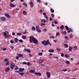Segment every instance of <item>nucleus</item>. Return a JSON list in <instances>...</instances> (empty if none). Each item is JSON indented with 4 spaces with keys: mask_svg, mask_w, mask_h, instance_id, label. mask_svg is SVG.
<instances>
[{
    "mask_svg": "<svg viewBox=\"0 0 79 79\" xmlns=\"http://www.w3.org/2000/svg\"><path fill=\"white\" fill-rule=\"evenodd\" d=\"M29 39L30 43H32V42H33L34 40V39H35V38L34 36H30L29 37Z\"/></svg>",
    "mask_w": 79,
    "mask_h": 79,
    "instance_id": "1",
    "label": "nucleus"
},
{
    "mask_svg": "<svg viewBox=\"0 0 79 79\" xmlns=\"http://www.w3.org/2000/svg\"><path fill=\"white\" fill-rule=\"evenodd\" d=\"M10 68L11 69H14V68H15V64L11 62L10 63Z\"/></svg>",
    "mask_w": 79,
    "mask_h": 79,
    "instance_id": "2",
    "label": "nucleus"
},
{
    "mask_svg": "<svg viewBox=\"0 0 79 79\" xmlns=\"http://www.w3.org/2000/svg\"><path fill=\"white\" fill-rule=\"evenodd\" d=\"M36 30L37 32H41V31L39 27L38 26H36Z\"/></svg>",
    "mask_w": 79,
    "mask_h": 79,
    "instance_id": "3",
    "label": "nucleus"
},
{
    "mask_svg": "<svg viewBox=\"0 0 79 79\" xmlns=\"http://www.w3.org/2000/svg\"><path fill=\"white\" fill-rule=\"evenodd\" d=\"M4 35L5 37V38H8L10 36V35L9 34H6V32H4Z\"/></svg>",
    "mask_w": 79,
    "mask_h": 79,
    "instance_id": "4",
    "label": "nucleus"
},
{
    "mask_svg": "<svg viewBox=\"0 0 79 79\" xmlns=\"http://www.w3.org/2000/svg\"><path fill=\"white\" fill-rule=\"evenodd\" d=\"M48 44H49L50 46H52V44L50 43V42L49 41V40H47V42H46V43H45L44 44V46H47V45H48Z\"/></svg>",
    "mask_w": 79,
    "mask_h": 79,
    "instance_id": "5",
    "label": "nucleus"
},
{
    "mask_svg": "<svg viewBox=\"0 0 79 79\" xmlns=\"http://www.w3.org/2000/svg\"><path fill=\"white\" fill-rule=\"evenodd\" d=\"M46 74L47 75V78H50V73L49 72H47L46 73Z\"/></svg>",
    "mask_w": 79,
    "mask_h": 79,
    "instance_id": "6",
    "label": "nucleus"
},
{
    "mask_svg": "<svg viewBox=\"0 0 79 79\" xmlns=\"http://www.w3.org/2000/svg\"><path fill=\"white\" fill-rule=\"evenodd\" d=\"M0 20L2 21H4L6 20V17H1L0 18Z\"/></svg>",
    "mask_w": 79,
    "mask_h": 79,
    "instance_id": "7",
    "label": "nucleus"
},
{
    "mask_svg": "<svg viewBox=\"0 0 79 79\" xmlns=\"http://www.w3.org/2000/svg\"><path fill=\"white\" fill-rule=\"evenodd\" d=\"M33 43L35 44H38V41L37 40V39H36L35 38L33 41Z\"/></svg>",
    "mask_w": 79,
    "mask_h": 79,
    "instance_id": "8",
    "label": "nucleus"
},
{
    "mask_svg": "<svg viewBox=\"0 0 79 79\" xmlns=\"http://www.w3.org/2000/svg\"><path fill=\"white\" fill-rule=\"evenodd\" d=\"M9 5L11 8H14L15 7V6H16V5H14L12 3H10Z\"/></svg>",
    "mask_w": 79,
    "mask_h": 79,
    "instance_id": "9",
    "label": "nucleus"
},
{
    "mask_svg": "<svg viewBox=\"0 0 79 79\" xmlns=\"http://www.w3.org/2000/svg\"><path fill=\"white\" fill-rule=\"evenodd\" d=\"M35 75L36 76H41V73L39 72H35Z\"/></svg>",
    "mask_w": 79,
    "mask_h": 79,
    "instance_id": "10",
    "label": "nucleus"
},
{
    "mask_svg": "<svg viewBox=\"0 0 79 79\" xmlns=\"http://www.w3.org/2000/svg\"><path fill=\"white\" fill-rule=\"evenodd\" d=\"M29 4L30 5L31 8H32L33 6H34V4H33V3L32 2H30Z\"/></svg>",
    "mask_w": 79,
    "mask_h": 79,
    "instance_id": "11",
    "label": "nucleus"
},
{
    "mask_svg": "<svg viewBox=\"0 0 79 79\" xmlns=\"http://www.w3.org/2000/svg\"><path fill=\"white\" fill-rule=\"evenodd\" d=\"M29 73H30L34 74V73H35V71L31 69L29 71Z\"/></svg>",
    "mask_w": 79,
    "mask_h": 79,
    "instance_id": "12",
    "label": "nucleus"
},
{
    "mask_svg": "<svg viewBox=\"0 0 79 79\" xmlns=\"http://www.w3.org/2000/svg\"><path fill=\"white\" fill-rule=\"evenodd\" d=\"M10 68L7 67L5 69V72H8V71H10Z\"/></svg>",
    "mask_w": 79,
    "mask_h": 79,
    "instance_id": "13",
    "label": "nucleus"
},
{
    "mask_svg": "<svg viewBox=\"0 0 79 79\" xmlns=\"http://www.w3.org/2000/svg\"><path fill=\"white\" fill-rule=\"evenodd\" d=\"M5 16H6V17L8 18H10V15H9V14H5Z\"/></svg>",
    "mask_w": 79,
    "mask_h": 79,
    "instance_id": "14",
    "label": "nucleus"
},
{
    "mask_svg": "<svg viewBox=\"0 0 79 79\" xmlns=\"http://www.w3.org/2000/svg\"><path fill=\"white\" fill-rule=\"evenodd\" d=\"M24 71V69L21 68H19V71L20 72H23Z\"/></svg>",
    "mask_w": 79,
    "mask_h": 79,
    "instance_id": "15",
    "label": "nucleus"
},
{
    "mask_svg": "<svg viewBox=\"0 0 79 79\" xmlns=\"http://www.w3.org/2000/svg\"><path fill=\"white\" fill-rule=\"evenodd\" d=\"M24 51L25 52H27L28 53H31V51H30L29 49H24Z\"/></svg>",
    "mask_w": 79,
    "mask_h": 79,
    "instance_id": "16",
    "label": "nucleus"
},
{
    "mask_svg": "<svg viewBox=\"0 0 79 79\" xmlns=\"http://www.w3.org/2000/svg\"><path fill=\"white\" fill-rule=\"evenodd\" d=\"M47 41L44 40L41 42V44L45 45V43H47Z\"/></svg>",
    "mask_w": 79,
    "mask_h": 79,
    "instance_id": "17",
    "label": "nucleus"
},
{
    "mask_svg": "<svg viewBox=\"0 0 79 79\" xmlns=\"http://www.w3.org/2000/svg\"><path fill=\"white\" fill-rule=\"evenodd\" d=\"M48 52H49V53H53L54 52V51L53 49H50L48 51Z\"/></svg>",
    "mask_w": 79,
    "mask_h": 79,
    "instance_id": "18",
    "label": "nucleus"
},
{
    "mask_svg": "<svg viewBox=\"0 0 79 79\" xmlns=\"http://www.w3.org/2000/svg\"><path fill=\"white\" fill-rule=\"evenodd\" d=\"M73 50V47L70 46L69 47V52H71Z\"/></svg>",
    "mask_w": 79,
    "mask_h": 79,
    "instance_id": "19",
    "label": "nucleus"
},
{
    "mask_svg": "<svg viewBox=\"0 0 79 79\" xmlns=\"http://www.w3.org/2000/svg\"><path fill=\"white\" fill-rule=\"evenodd\" d=\"M18 56L19 57V58H22L23 57V55L21 54H18Z\"/></svg>",
    "mask_w": 79,
    "mask_h": 79,
    "instance_id": "20",
    "label": "nucleus"
},
{
    "mask_svg": "<svg viewBox=\"0 0 79 79\" xmlns=\"http://www.w3.org/2000/svg\"><path fill=\"white\" fill-rule=\"evenodd\" d=\"M46 20L45 19H42L41 20V23H45Z\"/></svg>",
    "mask_w": 79,
    "mask_h": 79,
    "instance_id": "21",
    "label": "nucleus"
},
{
    "mask_svg": "<svg viewBox=\"0 0 79 79\" xmlns=\"http://www.w3.org/2000/svg\"><path fill=\"white\" fill-rule=\"evenodd\" d=\"M18 39L17 38H15V43H17V42H18Z\"/></svg>",
    "mask_w": 79,
    "mask_h": 79,
    "instance_id": "22",
    "label": "nucleus"
},
{
    "mask_svg": "<svg viewBox=\"0 0 79 79\" xmlns=\"http://www.w3.org/2000/svg\"><path fill=\"white\" fill-rule=\"evenodd\" d=\"M60 29L61 30H63L64 29V25H62L60 26Z\"/></svg>",
    "mask_w": 79,
    "mask_h": 79,
    "instance_id": "23",
    "label": "nucleus"
},
{
    "mask_svg": "<svg viewBox=\"0 0 79 79\" xmlns=\"http://www.w3.org/2000/svg\"><path fill=\"white\" fill-rule=\"evenodd\" d=\"M65 27L66 29L67 30V31H69V27H68V26H66Z\"/></svg>",
    "mask_w": 79,
    "mask_h": 79,
    "instance_id": "24",
    "label": "nucleus"
},
{
    "mask_svg": "<svg viewBox=\"0 0 79 79\" xmlns=\"http://www.w3.org/2000/svg\"><path fill=\"white\" fill-rule=\"evenodd\" d=\"M50 11H51V12L52 13H54V10H53V9L51 8L50 9Z\"/></svg>",
    "mask_w": 79,
    "mask_h": 79,
    "instance_id": "25",
    "label": "nucleus"
},
{
    "mask_svg": "<svg viewBox=\"0 0 79 79\" xmlns=\"http://www.w3.org/2000/svg\"><path fill=\"white\" fill-rule=\"evenodd\" d=\"M23 14L24 15H27V12H26V11H24L23 12Z\"/></svg>",
    "mask_w": 79,
    "mask_h": 79,
    "instance_id": "26",
    "label": "nucleus"
},
{
    "mask_svg": "<svg viewBox=\"0 0 79 79\" xmlns=\"http://www.w3.org/2000/svg\"><path fill=\"white\" fill-rule=\"evenodd\" d=\"M32 31H35V28L34 27V26H33L32 27Z\"/></svg>",
    "mask_w": 79,
    "mask_h": 79,
    "instance_id": "27",
    "label": "nucleus"
},
{
    "mask_svg": "<svg viewBox=\"0 0 79 79\" xmlns=\"http://www.w3.org/2000/svg\"><path fill=\"white\" fill-rule=\"evenodd\" d=\"M65 63H66V64H69V61L68 60H67L66 61Z\"/></svg>",
    "mask_w": 79,
    "mask_h": 79,
    "instance_id": "28",
    "label": "nucleus"
},
{
    "mask_svg": "<svg viewBox=\"0 0 79 79\" xmlns=\"http://www.w3.org/2000/svg\"><path fill=\"white\" fill-rule=\"evenodd\" d=\"M19 74L21 75V76H23L24 75V73H19Z\"/></svg>",
    "mask_w": 79,
    "mask_h": 79,
    "instance_id": "29",
    "label": "nucleus"
},
{
    "mask_svg": "<svg viewBox=\"0 0 79 79\" xmlns=\"http://www.w3.org/2000/svg\"><path fill=\"white\" fill-rule=\"evenodd\" d=\"M19 69V68L18 67V66H16V68H14L15 70H18V69Z\"/></svg>",
    "mask_w": 79,
    "mask_h": 79,
    "instance_id": "30",
    "label": "nucleus"
},
{
    "mask_svg": "<svg viewBox=\"0 0 79 79\" xmlns=\"http://www.w3.org/2000/svg\"><path fill=\"white\" fill-rule=\"evenodd\" d=\"M62 33H63L65 35H66V32L65 31H62Z\"/></svg>",
    "mask_w": 79,
    "mask_h": 79,
    "instance_id": "31",
    "label": "nucleus"
},
{
    "mask_svg": "<svg viewBox=\"0 0 79 79\" xmlns=\"http://www.w3.org/2000/svg\"><path fill=\"white\" fill-rule=\"evenodd\" d=\"M65 56L66 58H68V57H69V56H68V54H66L65 55Z\"/></svg>",
    "mask_w": 79,
    "mask_h": 79,
    "instance_id": "32",
    "label": "nucleus"
},
{
    "mask_svg": "<svg viewBox=\"0 0 79 79\" xmlns=\"http://www.w3.org/2000/svg\"><path fill=\"white\" fill-rule=\"evenodd\" d=\"M54 23L56 24H58V21L54 20Z\"/></svg>",
    "mask_w": 79,
    "mask_h": 79,
    "instance_id": "33",
    "label": "nucleus"
},
{
    "mask_svg": "<svg viewBox=\"0 0 79 79\" xmlns=\"http://www.w3.org/2000/svg\"><path fill=\"white\" fill-rule=\"evenodd\" d=\"M45 24L44 23H41V26H45Z\"/></svg>",
    "mask_w": 79,
    "mask_h": 79,
    "instance_id": "34",
    "label": "nucleus"
},
{
    "mask_svg": "<svg viewBox=\"0 0 79 79\" xmlns=\"http://www.w3.org/2000/svg\"><path fill=\"white\" fill-rule=\"evenodd\" d=\"M64 45L65 46V48H68V44H65Z\"/></svg>",
    "mask_w": 79,
    "mask_h": 79,
    "instance_id": "35",
    "label": "nucleus"
},
{
    "mask_svg": "<svg viewBox=\"0 0 79 79\" xmlns=\"http://www.w3.org/2000/svg\"><path fill=\"white\" fill-rule=\"evenodd\" d=\"M10 64V62H7L6 64V66L7 65H9Z\"/></svg>",
    "mask_w": 79,
    "mask_h": 79,
    "instance_id": "36",
    "label": "nucleus"
},
{
    "mask_svg": "<svg viewBox=\"0 0 79 79\" xmlns=\"http://www.w3.org/2000/svg\"><path fill=\"white\" fill-rule=\"evenodd\" d=\"M27 63V66H30V64H31L30 62H28Z\"/></svg>",
    "mask_w": 79,
    "mask_h": 79,
    "instance_id": "37",
    "label": "nucleus"
},
{
    "mask_svg": "<svg viewBox=\"0 0 79 79\" xmlns=\"http://www.w3.org/2000/svg\"><path fill=\"white\" fill-rule=\"evenodd\" d=\"M43 53L42 52H39L38 54L40 56H41L42 55Z\"/></svg>",
    "mask_w": 79,
    "mask_h": 79,
    "instance_id": "38",
    "label": "nucleus"
},
{
    "mask_svg": "<svg viewBox=\"0 0 79 79\" xmlns=\"http://www.w3.org/2000/svg\"><path fill=\"white\" fill-rule=\"evenodd\" d=\"M64 54H63V53H62L61 54V56H62V57H63V56H64Z\"/></svg>",
    "mask_w": 79,
    "mask_h": 79,
    "instance_id": "39",
    "label": "nucleus"
},
{
    "mask_svg": "<svg viewBox=\"0 0 79 79\" xmlns=\"http://www.w3.org/2000/svg\"><path fill=\"white\" fill-rule=\"evenodd\" d=\"M22 38L24 39H26V37L25 36H22Z\"/></svg>",
    "mask_w": 79,
    "mask_h": 79,
    "instance_id": "40",
    "label": "nucleus"
},
{
    "mask_svg": "<svg viewBox=\"0 0 79 79\" xmlns=\"http://www.w3.org/2000/svg\"><path fill=\"white\" fill-rule=\"evenodd\" d=\"M10 42L11 44H14V41H13V40H10Z\"/></svg>",
    "mask_w": 79,
    "mask_h": 79,
    "instance_id": "41",
    "label": "nucleus"
},
{
    "mask_svg": "<svg viewBox=\"0 0 79 79\" xmlns=\"http://www.w3.org/2000/svg\"><path fill=\"white\" fill-rule=\"evenodd\" d=\"M44 32H46L47 31V28H45L43 30Z\"/></svg>",
    "mask_w": 79,
    "mask_h": 79,
    "instance_id": "42",
    "label": "nucleus"
},
{
    "mask_svg": "<svg viewBox=\"0 0 79 79\" xmlns=\"http://www.w3.org/2000/svg\"><path fill=\"white\" fill-rule=\"evenodd\" d=\"M51 16L52 18H54V17H55V15L53 14H52Z\"/></svg>",
    "mask_w": 79,
    "mask_h": 79,
    "instance_id": "43",
    "label": "nucleus"
},
{
    "mask_svg": "<svg viewBox=\"0 0 79 79\" xmlns=\"http://www.w3.org/2000/svg\"><path fill=\"white\" fill-rule=\"evenodd\" d=\"M17 35H21V33H18L17 34Z\"/></svg>",
    "mask_w": 79,
    "mask_h": 79,
    "instance_id": "44",
    "label": "nucleus"
},
{
    "mask_svg": "<svg viewBox=\"0 0 79 79\" xmlns=\"http://www.w3.org/2000/svg\"><path fill=\"white\" fill-rule=\"evenodd\" d=\"M43 62H44V61L41 60V61L39 62V63H40V64H42V63Z\"/></svg>",
    "mask_w": 79,
    "mask_h": 79,
    "instance_id": "45",
    "label": "nucleus"
},
{
    "mask_svg": "<svg viewBox=\"0 0 79 79\" xmlns=\"http://www.w3.org/2000/svg\"><path fill=\"white\" fill-rule=\"evenodd\" d=\"M67 71V69H64L63 70H62V71H63V72H66V71Z\"/></svg>",
    "mask_w": 79,
    "mask_h": 79,
    "instance_id": "46",
    "label": "nucleus"
},
{
    "mask_svg": "<svg viewBox=\"0 0 79 79\" xmlns=\"http://www.w3.org/2000/svg\"><path fill=\"white\" fill-rule=\"evenodd\" d=\"M70 38H72L73 37V34H70L69 35Z\"/></svg>",
    "mask_w": 79,
    "mask_h": 79,
    "instance_id": "47",
    "label": "nucleus"
},
{
    "mask_svg": "<svg viewBox=\"0 0 79 79\" xmlns=\"http://www.w3.org/2000/svg\"><path fill=\"white\" fill-rule=\"evenodd\" d=\"M19 42H21V43H23V40H19Z\"/></svg>",
    "mask_w": 79,
    "mask_h": 79,
    "instance_id": "48",
    "label": "nucleus"
},
{
    "mask_svg": "<svg viewBox=\"0 0 79 79\" xmlns=\"http://www.w3.org/2000/svg\"><path fill=\"white\" fill-rule=\"evenodd\" d=\"M15 73H19L20 72L18 70L15 71Z\"/></svg>",
    "mask_w": 79,
    "mask_h": 79,
    "instance_id": "49",
    "label": "nucleus"
},
{
    "mask_svg": "<svg viewBox=\"0 0 79 79\" xmlns=\"http://www.w3.org/2000/svg\"><path fill=\"white\" fill-rule=\"evenodd\" d=\"M44 16L45 18H46V19H48V17H47V15H44Z\"/></svg>",
    "mask_w": 79,
    "mask_h": 79,
    "instance_id": "50",
    "label": "nucleus"
},
{
    "mask_svg": "<svg viewBox=\"0 0 79 79\" xmlns=\"http://www.w3.org/2000/svg\"><path fill=\"white\" fill-rule=\"evenodd\" d=\"M23 5L25 6V7H27V4H25V3H23Z\"/></svg>",
    "mask_w": 79,
    "mask_h": 79,
    "instance_id": "51",
    "label": "nucleus"
},
{
    "mask_svg": "<svg viewBox=\"0 0 79 79\" xmlns=\"http://www.w3.org/2000/svg\"><path fill=\"white\" fill-rule=\"evenodd\" d=\"M28 55L29 56H30V57H32V54H28Z\"/></svg>",
    "mask_w": 79,
    "mask_h": 79,
    "instance_id": "52",
    "label": "nucleus"
},
{
    "mask_svg": "<svg viewBox=\"0 0 79 79\" xmlns=\"http://www.w3.org/2000/svg\"><path fill=\"white\" fill-rule=\"evenodd\" d=\"M23 64H27V63L26 62H23Z\"/></svg>",
    "mask_w": 79,
    "mask_h": 79,
    "instance_id": "53",
    "label": "nucleus"
},
{
    "mask_svg": "<svg viewBox=\"0 0 79 79\" xmlns=\"http://www.w3.org/2000/svg\"><path fill=\"white\" fill-rule=\"evenodd\" d=\"M50 39H54V36H50Z\"/></svg>",
    "mask_w": 79,
    "mask_h": 79,
    "instance_id": "54",
    "label": "nucleus"
},
{
    "mask_svg": "<svg viewBox=\"0 0 79 79\" xmlns=\"http://www.w3.org/2000/svg\"><path fill=\"white\" fill-rule=\"evenodd\" d=\"M56 36H58V35H59V33L57 32L56 33Z\"/></svg>",
    "mask_w": 79,
    "mask_h": 79,
    "instance_id": "55",
    "label": "nucleus"
},
{
    "mask_svg": "<svg viewBox=\"0 0 79 79\" xmlns=\"http://www.w3.org/2000/svg\"><path fill=\"white\" fill-rule=\"evenodd\" d=\"M69 30H70V32H73V30L71 29L70 28L69 29Z\"/></svg>",
    "mask_w": 79,
    "mask_h": 79,
    "instance_id": "56",
    "label": "nucleus"
},
{
    "mask_svg": "<svg viewBox=\"0 0 79 79\" xmlns=\"http://www.w3.org/2000/svg\"><path fill=\"white\" fill-rule=\"evenodd\" d=\"M2 50H3V51H5V50H6V48H4L2 49Z\"/></svg>",
    "mask_w": 79,
    "mask_h": 79,
    "instance_id": "57",
    "label": "nucleus"
},
{
    "mask_svg": "<svg viewBox=\"0 0 79 79\" xmlns=\"http://www.w3.org/2000/svg\"><path fill=\"white\" fill-rule=\"evenodd\" d=\"M65 39H68V37L67 36H66L65 37Z\"/></svg>",
    "mask_w": 79,
    "mask_h": 79,
    "instance_id": "58",
    "label": "nucleus"
},
{
    "mask_svg": "<svg viewBox=\"0 0 79 79\" xmlns=\"http://www.w3.org/2000/svg\"><path fill=\"white\" fill-rule=\"evenodd\" d=\"M60 49H58V48H57L56 49V50H58V52H60Z\"/></svg>",
    "mask_w": 79,
    "mask_h": 79,
    "instance_id": "59",
    "label": "nucleus"
},
{
    "mask_svg": "<svg viewBox=\"0 0 79 79\" xmlns=\"http://www.w3.org/2000/svg\"><path fill=\"white\" fill-rule=\"evenodd\" d=\"M8 60H7V58H6V59H5L4 60V61H8Z\"/></svg>",
    "mask_w": 79,
    "mask_h": 79,
    "instance_id": "60",
    "label": "nucleus"
},
{
    "mask_svg": "<svg viewBox=\"0 0 79 79\" xmlns=\"http://www.w3.org/2000/svg\"><path fill=\"white\" fill-rule=\"evenodd\" d=\"M19 56H16V60H18L19 59Z\"/></svg>",
    "mask_w": 79,
    "mask_h": 79,
    "instance_id": "61",
    "label": "nucleus"
},
{
    "mask_svg": "<svg viewBox=\"0 0 79 79\" xmlns=\"http://www.w3.org/2000/svg\"><path fill=\"white\" fill-rule=\"evenodd\" d=\"M40 13H42V10H40Z\"/></svg>",
    "mask_w": 79,
    "mask_h": 79,
    "instance_id": "62",
    "label": "nucleus"
},
{
    "mask_svg": "<svg viewBox=\"0 0 79 79\" xmlns=\"http://www.w3.org/2000/svg\"><path fill=\"white\" fill-rule=\"evenodd\" d=\"M23 33L24 34H27V31L24 32H23Z\"/></svg>",
    "mask_w": 79,
    "mask_h": 79,
    "instance_id": "63",
    "label": "nucleus"
},
{
    "mask_svg": "<svg viewBox=\"0 0 79 79\" xmlns=\"http://www.w3.org/2000/svg\"><path fill=\"white\" fill-rule=\"evenodd\" d=\"M57 29L59 30V29H60V27H57Z\"/></svg>",
    "mask_w": 79,
    "mask_h": 79,
    "instance_id": "64",
    "label": "nucleus"
}]
</instances>
